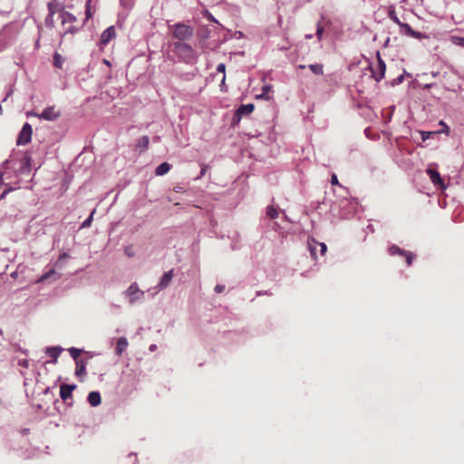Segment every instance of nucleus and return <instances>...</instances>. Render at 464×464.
<instances>
[{"label":"nucleus","mask_w":464,"mask_h":464,"mask_svg":"<svg viewBox=\"0 0 464 464\" xmlns=\"http://www.w3.org/2000/svg\"><path fill=\"white\" fill-rule=\"evenodd\" d=\"M63 352V348L59 346H53V347H47L46 348V353L53 358L52 362L56 363L57 358L59 357L60 353Z\"/></svg>","instance_id":"obj_17"},{"label":"nucleus","mask_w":464,"mask_h":464,"mask_svg":"<svg viewBox=\"0 0 464 464\" xmlns=\"http://www.w3.org/2000/svg\"><path fill=\"white\" fill-rule=\"evenodd\" d=\"M32 134H33L32 126L28 122L24 123L19 135H18V138L16 140L17 145L28 144L31 141Z\"/></svg>","instance_id":"obj_6"},{"label":"nucleus","mask_w":464,"mask_h":464,"mask_svg":"<svg viewBox=\"0 0 464 464\" xmlns=\"http://www.w3.org/2000/svg\"><path fill=\"white\" fill-rule=\"evenodd\" d=\"M266 216L271 219H275L278 217V211L273 206H269L266 208Z\"/></svg>","instance_id":"obj_25"},{"label":"nucleus","mask_w":464,"mask_h":464,"mask_svg":"<svg viewBox=\"0 0 464 464\" xmlns=\"http://www.w3.org/2000/svg\"><path fill=\"white\" fill-rule=\"evenodd\" d=\"M403 255L406 256V262H407L408 266L411 265L413 258H414L413 254L411 252L404 251Z\"/></svg>","instance_id":"obj_34"},{"label":"nucleus","mask_w":464,"mask_h":464,"mask_svg":"<svg viewBox=\"0 0 464 464\" xmlns=\"http://www.w3.org/2000/svg\"><path fill=\"white\" fill-rule=\"evenodd\" d=\"M173 51L183 62L187 63H194L197 60L196 52L186 43H175L173 45Z\"/></svg>","instance_id":"obj_2"},{"label":"nucleus","mask_w":464,"mask_h":464,"mask_svg":"<svg viewBox=\"0 0 464 464\" xmlns=\"http://www.w3.org/2000/svg\"><path fill=\"white\" fill-rule=\"evenodd\" d=\"M319 248H320L321 255H324L327 250L326 245L324 243L319 242Z\"/></svg>","instance_id":"obj_39"},{"label":"nucleus","mask_w":464,"mask_h":464,"mask_svg":"<svg viewBox=\"0 0 464 464\" xmlns=\"http://www.w3.org/2000/svg\"><path fill=\"white\" fill-rule=\"evenodd\" d=\"M312 37H313V35H312V34H306V35H305V38H306V39H311Z\"/></svg>","instance_id":"obj_48"},{"label":"nucleus","mask_w":464,"mask_h":464,"mask_svg":"<svg viewBox=\"0 0 464 464\" xmlns=\"http://www.w3.org/2000/svg\"><path fill=\"white\" fill-rule=\"evenodd\" d=\"M435 134V132H431V131H422L421 132V136H422V140H425L427 139H429L431 135Z\"/></svg>","instance_id":"obj_38"},{"label":"nucleus","mask_w":464,"mask_h":464,"mask_svg":"<svg viewBox=\"0 0 464 464\" xmlns=\"http://www.w3.org/2000/svg\"><path fill=\"white\" fill-rule=\"evenodd\" d=\"M389 18L391 20H392L395 24H397L399 26H401V24H402L403 23L400 21V19L397 17L396 14L394 11H390L389 12Z\"/></svg>","instance_id":"obj_31"},{"label":"nucleus","mask_w":464,"mask_h":464,"mask_svg":"<svg viewBox=\"0 0 464 464\" xmlns=\"http://www.w3.org/2000/svg\"><path fill=\"white\" fill-rule=\"evenodd\" d=\"M331 183L333 185H337L338 184L337 176L335 174L332 175V177H331Z\"/></svg>","instance_id":"obj_42"},{"label":"nucleus","mask_w":464,"mask_h":464,"mask_svg":"<svg viewBox=\"0 0 464 464\" xmlns=\"http://www.w3.org/2000/svg\"><path fill=\"white\" fill-rule=\"evenodd\" d=\"M2 111H3V109H2V106L0 105V115L2 114Z\"/></svg>","instance_id":"obj_49"},{"label":"nucleus","mask_w":464,"mask_h":464,"mask_svg":"<svg viewBox=\"0 0 464 464\" xmlns=\"http://www.w3.org/2000/svg\"><path fill=\"white\" fill-rule=\"evenodd\" d=\"M224 288H225L224 285H217L216 287H215V291L217 293H221L224 290Z\"/></svg>","instance_id":"obj_43"},{"label":"nucleus","mask_w":464,"mask_h":464,"mask_svg":"<svg viewBox=\"0 0 464 464\" xmlns=\"http://www.w3.org/2000/svg\"><path fill=\"white\" fill-rule=\"evenodd\" d=\"M323 34H324V27L320 23H318L317 26H316V36L319 40L322 39Z\"/></svg>","instance_id":"obj_33"},{"label":"nucleus","mask_w":464,"mask_h":464,"mask_svg":"<svg viewBox=\"0 0 464 464\" xmlns=\"http://www.w3.org/2000/svg\"><path fill=\"white\" fill-rule=\"evenodd\" d=\"M155 349H156V345H155V344H151V345L150 346V351H154Z\"/></svg>","instance_id":"obj_47"},{"label":"nucleus","mask_w":464,"mask_h":464,"mask_svg":"<svg viewBox=\"0 0 464 464\" xmlns=\"http://www.w3.org/2000/svg\"><path fill=\"white\" fill-rule=\"evenodd\" d=\"M76 388V385L63 384L60 387V396L63 401H66L72 396V391Z\"/></svg>","instance_id":"obj_14"},{"label":"nucleus","mask_w":464,"mask_h":464,"mask_svg":"<svg viewBox=\"0 0 464 464\" xmlns=\"http://www.w3.org/2000/svg\"><path fill=\"white\" fill-rule=\"evenodd\" d=\"M426 173L429 175L430 181L434 186L440 187L441 189H445L446 186L440 175V173L431 168L426 169Z\"/></svg>","instance_id":"obj_10"},{"label":"nucleus","mask_w":464,"mask_h":464,"mask_svg":"<svg viewBox=\"0 0 464 464\" xmlns=\"http://www.w3.org/2000/svg\"><path fill=\"white\" fill-rule=\"evenodd\" d=\"M115 36V29L113 26L108 27L101 35V45H107L109 42Z\"/></svg>","instance_id":"obj_12"},{"label":"nucleus","mask_w":464,"mask_h":464,"mask_svg":"<svg viewBox=\"0 0 464 464\" xmlns=\"http://www.w3.org/2000/svg\"><path fill=\"white\" fill-rule=\"evenodd\" d=\"M54 65L58 68L62 67L61 56L58 53H55L54 55Z\"/></svg>","instance_id":"obj_37"},{"label":"nucleus","mask_w":464,"mask_h":464,"mask_svg":"<svg viewBox=\"0 0 464 464\" xmlns=\"http://www.w3.org/2000/svg\"><path fill=\"white\" fill-rule=\"evenodd\" d=\"M173 35L179 42L188 40L192 35V29L183 24H177L173 30Z\"/></svg>","instance_id":"obj_5"},{"label":"nucleus","mask_w":464,"mask_h":464,"mask_svg":"<svg viewBox=\"0 0 464 464\" xmlns=\"http://www.w3.org/2000/svg\"><path fill=\"white\" fill-rule=\"evenodd\" d=\"M88 402L92 407H96L101 404L102 398L99 392H91L87 397Z\"/></svg>","instance_id":"obj_16"},{"label":"nucleus","mask_w":464,"mask_h":464,"mask_svg":"<svg viewBox=\"0 0 464 464\" xmlns=\"http://www.w3.org/2000/svg\"><path fill=\"white\" fill-rule=\"evenodd\" d=\"M33 115L45 121H55L60 117L61 113L52 106L44 109L41 113H34Z\"/></svg>","instance_id":"obj_8"},{"label":"nucleus","mask_w":464,"mask_h":464,"mask_svg":"<svg viewBox=\"0 0 464 464\" xmlns=\"http://www.w3.org/2000/svg\"><path fill=\"white\" fill-rule=\"evenodd\" d=\"M124 253L126 256L132 257L134 256V251L131 246H128L124 248Z\"/></svg>","instance_id":"obj_35"},{"label":"nucleus","mask_w":464,"mask_h":464,"mask_svg":"<svg viewBox=\"0 0 464 464\" xmlns=\"http://www.w3.org/2000/svg\"><path fill=\"white\" fill-rule=\"evenodd\" d=\"M48 14L54 15L56 13L61 14V12L63 11V7L57 0H52L47 5Z\"/></svg>","instance_id":"obj_15"},{"label":"nucleus","mask_w":464,"mask_h":464,"mask_svg":"<svg viewBox=\"0 0 464 464\" xmlns=\"http://www.w3.org/2000/svg\"><path fill=\"white\" fill-rule=\"evenodd\" d=\"M45 25L47 27H50V28H53L54 26V19H53V14H49L46 16L45 18Z\"/></svg>","instance_id":"obj_30"},{"label":"nucleus","mask_w":464,"mask_h":464,"mask_svg":"<svg viewBox=\"0 0 464 464\" xmlns=\"http://www.w3.org/2000/svg\"><path fill=\"white\" fill-rule=\"evenodd\" d=\"M308 247L312 256L316 258V251L319 247V242L315 241L314 238L308 239Z\"/></svg>","instance_id":"obj_23"},{"label":"nucleus","mask_w":464,"mask_h":464,"mask_svg":"<svg viewBox=\"0 0 464 464\" xmlns=\"http://www.w3.org/2000/svg\"><path fill=\"white\" fill-rule=\"evenodd\" d=\"M389 252H390L391 255H395V254L402 255V254H404V250L401 249L397 246H392L389 248Z\"/></svg>","instance_id":"obj_32"},{"label":"nucleus","mask_w":464,"mask_h":464,"mask_svg":"<svg viewBox=\"0 0 464 464\" xmlns=\"http://www.w3.org/2000/svg\"><path fill=\"white\" fill-rule=\"evenodd\" d=\"M149 146V137L148 136H142L139 138L137 142V147L140 148L141 150H145Z\"/></svg>","instance_id":"obj_24"},{"label":"nucleus","mask_w":464,"mask_h":464,"mask_svg":"<svg viewBox=\"0 0 464 464\" xmlns=\"http://www.w3.org/2000/svg\"><path fill=\"white\" fill-rule=\"evenodd\" d=\"M173 276L174 273L172 269L165 272L157 285L158 290L160 291L168 287L172 281Z\"/></svg>","instance_id":"obj_11"},{"label":"nucleus","mask_w":464,"mask_h":464,"mask_svg":"<svg viewBox=\"0 0 464 464\" xmlns=\"http://www.w3.org/2000/svg\"><path fill=\"white\" fill-rule=\"evenodd\" d=\"M76 32V28L73 25H70L65 29L64 34H74Z\"/></svg>","instance_id":"obj_40"},{"label":"nucleus","mask_w":464,"mask_h":464,"mask_svg":"<svg viewBox=\"0 0 464 464\" xmlns=\"http://www.w3.org/2000/svg\"><path fill=\"white\" fill-rule=\"evenodd\" d=\"M451 42H452V44H454L455 45H458V46H460V47H463V48H464V37H460V36H452V37H451Z\"/></svg>","instance_id":"obj_28"},{"label":"nucleus","mask_w":464,"mask_h":464,"mask_svg":"<svg viewBox=\"0 0 464 464\" xmlns=\"http://www.w3.org/2000/svg\"><path fill=\"white\" fill-rule=\"evenodd\" d=\"M309 68L311 69V71L314 73V74H317V75H321L323 74L324 71H323V65L322 64H310L309 65Z\"/></svg>","instance_id":"obj_26"},{"label":"nucleus","mask_w":464,"mask_h":464,"mask_svg":"<svg viewBox=\"0 0 464 464\" xmlns=\"http://www.w3.org/2000/svg\"><path fill=\"white\" fill-rule=\"evenodd\" d=\"M207 169H208L207 166H203L202 167L201 171H200V175H199V177L198 179L203 177L206 174Z\"/></svg>","instance_id":"obj_45"},{"label":"nucleus","mask_w":464,"mask_h":464,"mask_svg":"<svg viewBox=\"0 0 464 464\" xmlns=\"http://www.w3.org/2000/svg\"><path fill=\"white\" fill-rule=\"evenodd\" d=\"M255 109L254 104L248 103V104H242L236 112L235 117H237V121L241 119L242 116H246L250 114Z\"/></svg>","instance_id":"obj_13"},{"label":"nucleus","mask_w":464,"mask_h":464,"mask_svg":"<svg viewBox=\"0 0 464 464\" xmlns=\"http://www.w3.org/2000/svg\"><path fill=\"white\" fill-rule=\"evenodd\" d=\"M128 344V340L125 337H120L117 341V345L115 349L116 354L121 355V353L127 349Z\"/></svg>","instance_id":"obj_18"},{"label":"nucleus","mask_w":464,"mask_h":464,"mask_svg":"<svg viewBox=\"0 0 464 464\" xmlns=\"http://www.w3.org/2000/svg\"><path fill=\"white\" fill-rule=\"evenodd\" d=\"M144 291L140 290L137 283H132L124 292V296L127 298L128 303L132 305L144 297Z\"/></svg>","instance_id":"obj_4"},{"label":"nucleus","mask_w":464,"mask_h":464,"mask_svg":"<svg viewBox=\"0 0 464 464\" xmlns=\"http://www.w3.org/2000/svg\"><path fill=\"white\" fill-rule=\"evenodd\" d=\"M86 16H87V18H90L92 16V13H91L89 6H87V9H86Z\"/></svg>","instance_id":"obj_46"},{"label":"nucleus","mask_w":464,"mask_h":464,"mask_svg":"<svg viewBox=\"0 0 464 464\" xmlns=\"http://www.w3.org/2000/svg\"><path fill=\"white\" fill-rule=\"evenodd\" d=\"M440 126H443L444 128H446V134H449V132H450V128H449V126H448V125H446V123H445L443 121H440Z\"/></svg>","instance_id":"obj_44"},{"label":"nucleus","mask_w":464,"mask_h":464,"mask_svg":"<svg viewBox=\"0 0 464 464\" xmlns=\"http://www.w3.org/2000/svg\"><path fill=\"white\" fill-rule=\"evenodd\" d=\"M94 213H95V209H93L92 211L91 215L88 217V218H86L82 222V224L81 225V228L89 227L91 226Z\"/></svg>","instance_id":"obj_27"},{"label":"nucleus","mask_w":464,"mask_h":464,"mask_svg":"<svg viewBox=\"0 0 464 464\" xmlns=\"http://www.w3.org/2000/svg\"><path fill=\"white\" fill-rule=\"evenodd\" d=\"M170 169V165L168 162H163L160 164L155 170L156 175L163 176L167 174Z\"/></svg>","instance_id":"obj_21"},{"label":"nucleus","mask_w":464,"mask_h":464,"mask_svg":"<svg viewBox=\"0 0 464 464\" xmlns=\"http://www.w3.org/2000/svg\"><path fill=\"white\" fill-rule=\"evenodd\" d=\"M85 366H86V363L82 360L76 361L75 375L76 376L85 375L86 374Z\"/></svg>","instance_id":"obj_22"},{"label":"nucleus","mask_w":464,"mask_h":464,"mask_svg":"<svg viewBox=\"0 0 464 464\" xmlns=\"http://www.w3.org/2000/svg\"><path fill=\"white\" fill-rule=\"evenodd\" d=\"M386 65L384 61L381 58L380 53H377V65L372 69V77L380 82L385 75Z\"/></svg>","instance_id":"obj_7"},{"label":"nucleus","mask_w":464,"mask_h":464,"mask_svg":"<svg viewBox=\"0 0 464 464\" xmlns=\"http://www.w3.org/2000/svg\"><path fill=\"white\" fill-rule=\"evenodd\" d=\"M61 19H62V24L64 25L66 24H72L74 21H75V17L70 14L69 12L67 11H62L61 12Z\"/></svg>","instance_id":"obj_19"},{"label":"nucleus","mask_w":464,"mask_h":464,"mask_svg":"<svg viewBox=\"0 0 464 464\" xmlns=\"http://www.w3.org/2000/svg\"><path fill=\"white\" fill-rule=\"evenodd\" d=\"M18 164L15 169L19 174H27L31 170V157L26 152L14 151L9 159L5 160L3 163V167L5 169L14 168Z\"/></svg>","instance_id":"obj_1"},{"label":"nucleus","mask_w":464,"mask_h":464,"mask_svg":"<svg viewBox=\"0 0 464 464\" xmlns=\"http://www.w3.org/2000/svg\"><path fill=\"white\" fill-rule=\"evenodd\" d=\"M69 256L66 253H63L60 255L59 259L55 262L54 267L53 269H50L49 271L45 272L38 280L37 282H44L46 280H52L55 281L60 278V274L56 272L57 269H62L63 266V264L62 263L63 258H67Z\"/></svg>","instance_id":"obj_3"},{"label":"nucleus","mask_w":464,"mask_h":464,"mask_svg":"<svg viewBox=\"0 0 464 464\" xmlns=\"http://www.w3.org/2000/svg\"><path fill=\"white\" fill-rule=\"evenodd\" d=\"M272 92V85L266 84L262 87V92L256 96L257 99L270 100L269 93Z\"/></svg>","instance_id":"obj_20"},{"label":"nucleus","mask_w":464,"mask_h":464,"mask_svg":"<svg viewBox=\"0 0 464 464\" xmlns=\"http://www.w3.org/2000/svg\"><path fill=\"white\" fill-rule=\"evenodd\" d=\"M400 33L403 35H407V36H410V37H412L415 39H419V40L427 37L424 34H422L420 32L414 31L408 24H405V23L401 24Z\"/></svg>","instance_id":"obj_9"},{"label":"nucleus","mask_w":464,"mask_h":464,"mask_svg":"<svg viewBox=\"0 0 464 464\" xmlns=\"http://www.w3.org/2000/svg\"><path fill=\"white\" fill-rule=\"evenodd\" d=\"M226 69V66L224 63H219L217 67V71L219 72H224Z\"/></svg>","instance_id":"obj_41"},{"label":"nucleus","mask_w":464,"mask_h":464,"mask_svg":"<svg viewBox=\"0 0 464 464\" xmlns=\"http://www.w3.org/2000/svg\"><path fill=\"white\" fill-rule=\"evenodd\" d=\"M69 353L73 359L77 360L82 353V350L72 347L69 349Z\"/></svg>","instance_id":"obj_29"},{"label":"nucleus","mask_w":464,"mask_h":464,"mask_svg":"<svg viewBox=\"0 0 464 464\" xmlns=\"http://www.w3.org/2000/svg\"><path fill=\"white\" fill-rule=\"evenodd\" d=\"M2 177H3V173H2V172H0V179H2Z\"/></svg>","instance_id":"obj_50"},{"label":"nucleus","mask_w":464,"mask_h":464,"mask_svg":"<svg viewBox=\"0 0 464 464\" xmlns=\"http://www.w3.org/2000/svg\"><path fill=\"white\" fill-rule=\"evenodd\" d=\"M403 80H404V75H403V74H401V75H399L397 78H395V79L392 81V85H398V84H401V83L403 82Z\"/></svg>","instance_id":"obj_36"}]
</instances>
